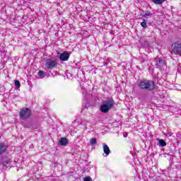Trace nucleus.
Returning <instances> with one entry per match:
<instances>
[{
	"mask_svg": "<svg viewBox=\"0 0 181 181\" xmlns=\"http://www.w3.org/2000/svg\"><path fill=\"white\" fill-rule=\"evenodd\" d=\"M31 115V112L30 110L28 107H23L21 111H20V118L21 119H28Z\"/></svg>",
	"mask_w": 181,
	"mask_h": 181,
	"instance_id": "423d86ee",
	"label": "nucleus"
},
{
	"mask_svg": "<svg viewBox=\"0 0 181 181\" xmlns=\"http://www.w3.org/2000/svg\"><path fill=\"white\" fill-rule=\"evenodd\" d=\"M37 75L41 77V78H43L45 77V71H40L37 73Z\"/></svg>",
	"mask_w": 181,
	"mask_h": 181,
	"instance_id": "a211bd4d",
	"label": "nucleus"
},
{
	"mask_svg": "<svg viewBox=\"0 0 181 181\" xmlns=\"http://www.w3.org/2000/svg\"><path fill=\"white\" fill-rule=\"evenodd\" d=\"M155 66L158 70H166L168 69V65H166V60L162 57H158L155 59Z\"/></svg>",
	"mask_w": 181,
	"mask_h": 181,
	"instance_id": "7ed1b4c3",
	"label": "nucleus"
},
{
	"mask_svg": "<svg viewBox=\"0 0 181 181\" xmlns=\"http://www.w3.org/2000/svg\"><path fill=\"white\" fill-rule=\"evenodd\" d=\"M83 181H93V178L90 176H87L83 177Z\"/></svg>",
	"mask_w": 181,
	"mask_h": 181,
	"instance_id": "6ab92c4d",
	"label": "nucleus"
},
{
	"mask_svg": "<svg viewBox=\"0 0 181 181\" xmlns=\"http://www.w3.org/2000/svg\"><path fill=\"white\" fill-rule=\"evenodd\" d=\"M57 67V62L54 58H49L45 62V69L46 70H53Z\"/></svg>",
	"mask_w": 181,
	"mask_h": 181,
	"instance_id": "20e7f679",
	"label": "nucleus"
},
{
	"mask_svg": "<svg viewBox=\"0 0 181 181\" xmlns=\"http://www.w3.org/2000/svg\"><path fill=\"white\" fill-rule=\"evenodd\" d=\"M180 114H181V110H180Z\"/></svg>",
	"mask_w": 181,
	"mask_h": 181,
	"instance_id": "412c9836",
	"label": "nucleus"
},
{
	"mask_svg": "<svg viewBox=\"0 0 181 181\" xmlns=\"http://www.w3.org/2000/svg\"><path fill=\"white\" fill-rule=\"evenodd\" d=\"M114 105H115V102H114V99L112 98H107L105 100L102 102L100 110L103 114H107V112H108L110 110H112V108H114Z\"/></svg>",
	"mask_w": 181,
	"mask_h": 181,
	"instance_id": "f257e3e1",
	"label": "nucleus"
},
{
	"mask_svg": "<svg viewBox=\"0 0 181 181\" xmlns=\"http://www.w3.org/2000/svg\"><path fill=\"white\" fill-rule=\"evenodd\" d=\"M158 144L160 146H166V141H165L163 139H158Z\"/></svg>",
	"mask_w": 181,
	"mask_h": 181,
	"instance_id": "ddd939ff",
	"label": "nucleus"
},
{
	"mask_svg": "<svg viewBox=\"0 0 181 181\" xmlns=\"http://www.w3.org/2000/svg\"><path fill=\"white\" fill-rule=\"evenodd\" d=\"M68 141L66 138L62 137L59 140V144L62 145V146H66L67 145Z\"/></svg>",
	"mask_w": 181,
	"mask_h": 181,
	"instance_id": "9d476101",
	"label": "nucleus"
},
{
	"mask_svg": "<svg viewBox=\"0 0 181 181\" xmlns=\"http://www.w3.org/2000/svg\"><path fill=\"white\" fill-rule=\"evenodd\" d=\"M139 88L146 91H152L155 89V82L153 81L143 80L139 82Z\"/></svg>",
	"mask_w": 181,
	"mask_h": 181,
	"instance_id": "f03ea898",
	"label": "nucleus"
},
{
	"mask_svg": "<svg viewBox=\"0 0 181 181\" xmlns=\"http://www.w3.org/2000/svg\"><path fill=\"white\" fill-rule=\"evenodd\" d=\"M140 62H145V59H144V58H140Z\"/></svg>",
	"mask_w": 181,
	"mask_h": 181,
	"instance_id": "aec40b11",
	"label": "nucleus"
},
{
	"mask_svg": "<svg viewBox=\"0 0 181 181\" xmlns=\"http://www.w3.org/2000/svg\"><path fill=\"white\" fill-rule=\"evenodd\" d=\"M153 2L156 4V5H162L165 0H153Z\"/></svg>",
	"mask_w": 181,
	"mask_h": 181,
	"instance_id": "4468645a",
	"label": "nucleus"
},
{
	"mask_svg": "<svg viewBox=\"0 0 181 181\" xmlns=\"http://www.w3.org/2000/svg\"><path fill=\"white\" fill-rule=\"evenodd\" d=\"M70 58V53L64 52L59 55V59L61 62H67Z\"/></svg>",
	"mask_w": 181,
	"mask_h": 181,
	"instance_id": "0eeeda50",
	"label": "nucleus"
},
{
	"mask_svg": "<svg viewBox=\"0 0 181 181\" xmlns=\"http://www.w3.org/2000/svg\"><path fill=\"white\" fill-rule=\"evenodd\" d=\"M153 15V13H152V12L149 11H146L145 13L142 15V16L144 18H151L152 17Z\"/></svg>",
	"mask_w": 181,
	"mask_h": 181,
	"instance_id": "9b49d317",
	"label": "nucleus"
},
{
	"mask_svg": "<svg viewBox=\"0 0 181 181\" xmlns=\"http://www.w3.org/2000/svg\"><path fill=\"white\" fill-rule=\"evenodd\" d=\"M103 145L104 153L106 155V156H108V155H110L111 153V151H110V147H108V145L105 144H103Z\"/></svg>",
	"mask_w": 181,
	"mask_h": 181,
	"instance_id": "1a4fd4ad",
	"label": "nucleus"
},
{
	"mask_svg": "<svg viewBox=\"0 0 181 181\" xmlns=\"http://www.w3.org/2000/svg\"><path fill=\"white\" fill-rule=\"evenodd\" d=\"M90 145H92V146L95 145V144H97V139H95V138H92V139H90Z\"/></svg>",
	"mask_w": 181,
	"mask_h": 181,
	"instance_id": "dca6fc26",
	"label": "nucleus"
},
{
	"mask_svg": "<svg viewBox=\"0 0 181 181\" xmlns=\"http://www.w3.org/2000/svg\"><path fill=\"white\" fill-rule=\"evenodd\" d=\"M171 53H174L177 56H181V42L177 41L171 45Z\"/></svg>",
	"mask_w": 181,
	"mask_h": 181,
	"instance_id": "39448f33",
	"label": "nucleus"
},
{
	"mask_svg": "<svg viewBox=\"0 0 181 181\" xmlns=\"http://www.w3.org/2000/svg\"><path fill=\"white\" fill-rule=\"evenodd\" d=\"M16 88H21V82L18 80H16L14 82Z\"/></svg>",
	"mask_w": 181,
	"mask_h": 181,
	"instance_id": "f3484780",
	"label": "nucleus"
},
{
	"mask_svg": "<svg viewBox=\"0 0 181 181\" xmlns=\"http://www.w3.org/2000/svg\"><path fill=\"white\" fill-rule=\"evenodd\" d=\"M141 26L144 29H146V28H148V25H146V20H143V22L141 23Z\"/></svg>",
	"mask_w": 181,
	"mask_h": 181,
	"instance_id": "2eb2a0df",
	"label": "nucleus"
},
{
	"mask_svg": "<svg viewBox=\"0 0 181 181\" xmlns=\"http://www.w3.org/2000/svg\"><path fill=\"white\" fill-rule=\"evenodd\" d=\"M8 149V146L4 143H0V155H4V152H6Z\"/></svg>",
	"mask_w": 181,
	"mask_h": 181,
	"instance_id": "6e6552de",
	"label": "nucleus"
},
{
	"mask_svg": "<svg viewBox=\"0 0 181 181\" xmlns=\"http://www.w3.org/2000/svg\"><path fill=\"white\" fill-rule=\"evenodd\" d=\"M2 163H3L4 166H8V165H9V163H10L9 159H8V158H6V157H4L2 158Z\"/></svg>",
	"mask_w": 181,
	"mask_h": 181,
	"instance_id": "f8f14e48",
	"label": "nucleus"
}]
</instances>
